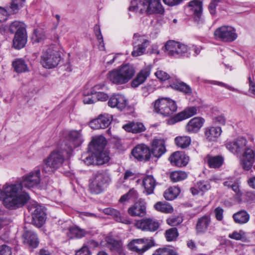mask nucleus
Wrapping results in <instances>:
<instances>
[{"label": "nucleus", "mask_w": 255, "mask_h": 255, "mask_svg": "<svg viewBox=\"0 0 255 255\" xmlns=\"http://www.w3.org/2000/svg\"><path fill=\"white\" fill-rule=\"evenodd\" d=\"M221 128L220 127H208L205 129V135L209 141H215L221 135Z\"/></svg>", "instance_id": "7c9ffc66"}, {"label": "nucleus", "mask_w": 255, "mask_h": 255, "mask_svg": "<svg viewBox=\"0 0 255 255\" xmlns=\"http://www.w3.org/2000/svg\"><path fill=\"white\" fill-rule=\"evenodd\" d=\"M211 223V218L209 215H204L199 218L196 225L197 234H202L206 233Z\"/></svg>", "instance_id": "a878e982"}, {"label": "nucleus", "mask_w": 255, "mask_h": 255, "mask_svg": "<svg viewBox=\"0 0 255 255\" xmlns=\"http://www.w3.org/2000/svg\"><path fill=\"white\" fill-rule=\"evenodd\" d=\"M7 12L2 7L0 6V21H5L7 19Z\"/></svg>", "instance_id": "338daca9"}, {"label": "nucleus", "mask_w": 255, "mask_h": 255, "mask_svg": "<svg viewBox=\"0 0 255 255\" xmlns=\"http://www.w3.org/2000/svg\"><path fill=\"white\" fill-rule=\"evenodd\" d=\"M75 255H91V253L88 247L84 246L77 251Z\"/></svg>", "instance_id": "680f3d73"}, {"label": "nucleus", "mask_w": 255, "mask_h": 255, "mask_svg": "<svg viewBox=\"0 0 255 255\" xmlns=\"http://www.w3.org/2000/svg\"><path fill=\"white\" fill-rule=\"evenodd\" d=\"M153 107L155 112L165 117L173 114L177 108L175 102L168 98H161L156 100Z\"/></svg>", "instance_id": "6e6552de"}, {"label": "nucleus", "mask_w": 255, "mask_h": 255, "mask_svg": "<svg viewBox=\"0 0 255 255\" xmlns=\"http://www.w3.org/2000/svg\"><path fill=\"white\" fill-rule=\"evenodd\" d=\"M25 0H12L10 8L14 12L16 11L23 6Z\"/></svg>", "instance_id": "8fccbe9b"}, {"label": "nucleus", "mask_w": 255, "mask_h": 255, "mask_svg": "<svg viewBox=\"0 0 255 255\" xmlns=\"http://www.w3.org/2000/svg\"><path fill=\"white\" fill-rule=\"evenodd\" d=\"M104 88L105 85L103 84L96 85L91 89V94L93 95L97 93L98 92H101L100 90L103 89Z\"/></svg>", "instance_id": "0e129e2a"}, {"label": "nucleus", "mask_w": 255, "mask_h": 255, "mask_svg": "<svg viewBox=\"0 0 255 255\" xmlns=\"http://www.w3.org/2000/svg\"><path fill=\"white\" fill-rule=\"evenodd\" d=\"M128 194L131 200H135L138 198V193L134 188L130 189Z\"/></svg>", "instance_id": "e2e57ef3"}, {"label": "nucleus", "mask_w": 255, "mask_h": 255, "mask_svg": "<svg viewBox=\"0 0 255 255\" xmlns=\"http://www.w3.org/2000/svg\"><path fill=\"white\" fill-rule=\"evenodd\" d=\"M94 31L96 36L99 42L100 46L104 47L103 37L101 33L100 25L96 24L94 27Z\"/></svg>", "instance_id": "de8ad7c7"}, {"label": "nucleus", "mask_w": 255, "mask_h": 255, "mask_svg": "<svg viewBox=\"0 0 255 255\" xmlns=\"http://www.w3.org/2000/svg\"><path fill=\"white\" fill-rule=\"evenodd\" d=\"M229 237L236 240H241L246 242L247 240L246 233L243 231L240 230L239 232L235 231L229 235Z\"/></svg>", "instance_id": "c03bdc74"}, {"label": "nucleus", "mask_w": 255, "mask_h": 255, "mask_svg": "<svg viewBox=\"0 0 255 255\" xmlns=\"http://www.w3.org/2000/svg\"><path fill=\"white\" fill-rule=\"evenodd\" d=\"M150 73V68L145 67L141 69L137 74L135 78L131 81L132 87L136 88L143 83Z\"/></svg>", "instance_id": "bb28decb"}, {"label": "nucleus", "mask_w": 255, "mask_h": 255, "mask_svg": "<svg viewBox=\"0 0 255 255\" xmlns=\"http://www.w3.org/2000/svg\"><path fill=\"white\" fill-rule=\"evenodd\" d=\"M197 114V108L195 107H190L180 112L170 119L168 123L170 124H173L176 122L191 117Z\"/></svg>", "instance_id": "393cba45"}, {"label": "nucleus", "mask_w": 255, "mask_h": 255, "mask_svg": "<svg viewBox=\"0 0 255 255\" xmlns=\"http://www.w3.org/2000/svg\"><path fill=\"white\" fill-rule=\"evenodd\" d=\"M10 185L8 186H5L3 187V190H2L0 189V200L3 199V204L4 206L7 209L12 210V209H15L16 208H19V207H14L12 208H8L7 206H6L5 203H4V200L8 196V195H7V193L6 192V188L8 187H9Z\"/></svg>", "instance_id": "603ef678"}, {"label": "nucleus", "mask_w": 255, "mask_h": 255, "mask_svg": "<svg viewBox=\"0 0 255 255\" xmlns=\"http://www.w3.org/2000/svg\"><path fill=\"white\" fill-rule=\"evenodd\" d=\"M93 95L96 97L97 100L100 101H106L109 98L108 94L103 92H98Z\"/></svg>", "instance_id": "bf43d9fd"}, {"label": "nucleus", "mask_w": 255, "mask_h": 255, "mask_svg": "<svg viewBox=\"0 0 255 255\" xmlns=\"http://www.w3.org/2000/svg\"><path fill=\"white\" fill-rule=\"evenodd\" d=\"M142 184L146 193L152 194L156 185L155 180L152 175H146L143 179Z\"/></svg>", "instance_id": "2f4dec72"}, {"label": "nucleus", "mask_w": 255, "mask_h": 255, "mask_svg": "<svg viewBox=\"0 0 255 255\" xmlns=\"http://www.w3.org/2000/svg\"><path fill=\"white\" fill-rule=\"evenodd\" d=\"M240 182L239 179H236L235 180V182L233 185V186L231 187L232 190L237 194H239L240 192Z\"/></svg>", "instance_id": "69168bd1"}, {"label": "nucleus", "mask_w": 255, "mask_h": 255, "mask_svg": "<svg viewBox=\"0 0 255 255\" xmlns=\"http://www.w3.org/2000/svg\"><path fill=\"white\" fill-rule=\"evenodd\" d=\"M23 242L32 248H36L39 241L36 234L31 231H26L23 234Z\"/></svg>", "instance_id": "c85d7f7f"}, {"label": "nucleus", "mask_w": 255, "mask_h": 255, "mask_svg": "<svg viewBox=\"0 0 255 255\" xmlns=\"http://www.w3.org/2000/svg\"><path fill=\"white\" fill-rule=\"evenodd\" d=\"M204 120L200 117H195L190 120L186 126V130L189 133L198 132L203 126Z\"/></svg>", "instance_id": "cd10ccee"}, {"label": "nucleus", "mask_w": 255, "mask_h": 255, "mask_svg": "<svg viewBox=\"0 0 255 255\" xmlns=\"http://www.w3.org/2000/svg\"><path fill=\"white\" fill-rule=\"evenodd\" d=\"M215 217L217 220L221 221L223 219L224 210L220 207H217L214 211Z\"/></svg>", "instance_id": "5fc2aeb1"}, {"label": "nucleus", "mask_w": 255, "mask_h": 255, "mask_svg": "<svg viewBox=\"0 0 255 255\" xmlns=\"http://www.w3.org/2000/svg\"><path fill=\"white\" fill-rule=\"evenodd\" d=\"M165 52L169 56L179 57H189L190 53L187 46L180 42L173 40L167 41L165 45Z\"/></svg>", "instance_id": "1a4fd4ad"}, {"label": "nucleus", "mask_w": 255, "mask_h": 255, "mask_svg": "<svg viewBox=\"0 0 255 255\" xmlns=\"http://www.w3.org/2000/svg\"><path fill=\"white\" fill-rule=\"evenodd\" d=\"M248 80L250 86L249 91L255 95V83L252 80L250 77H249Z\"/></svg>", "instance_id": "774afa93"}, {"label": "nucleus", "mask_w": 255, "mask_h": 255, "mask_svg": "<svg viewBox=\"0 0 255 255\" xmlns=\"http://www.w3.org/2000/svg\"><path fill=\"white\" fill-rule=\"evenodd\" d=\"M9 31L15 33L13 40V47L16 49H21L26 44L27 40L25 24L20 21H15L9 27Z\"/></svg>", "instance_id": "39448f33"}, {"label": "nucleus", "mask_w": 255, "mask_h": 255, "mask_svg": "<svg viewBox=\"0 0 255 255\" xmlns=\"http://www.w3.org/2000/svg\"><path fill=\"white\" fill-rule=\"evenodd\" d=\"M82 141V135L79 132L76 130L70 131L60 149L54 150L43 160L41 165L42 171L48 174L54 173L63 164L65 153L69 156L73 149L80 145Z\"/></svg>", "instance_id": "f257e3e1"}, {"label": "nucleus", "mask_w": 255, "mask_h": 255, "mask_svg": "<svg viewBox=\"0 0 255 255\" xmlns=\"http://www.w3.org/2000/svg\"><path fill=\"white\" fill-rule=\"evenodd\" d=\"M202 2L199 0H193L189 1L187 7L191 14L194 16L195 21H198L200 20L202 14Z\"/></svg>", "instance_id": "412c9836"}, {"label": "nucleus", "mask_w": 255, "mask_h": 255, "mask_svg": "<svg viewBox=\"0 0 255 255\" xmlns=\"http://www.w3.org/2000/svg\"><path fill=\"white\" fill-rule=\"evenodd\" d=\"M40 182V170L37 168L24 176L20 183L10 185L6 188V192L8 195L4 200L6 206L12 208L23 206L30 197L27 193L23 191V187L32 188L38 185Z\"/></svg>", "instance_id": "f03ea898"}, {"label": "nucleus", "mask_w": 255, "mask_h": 255, "mask_svg": "<svg viewBox=\"0 0 255 255\" xmlns=\"http://www.w3.org/2000/svg\"><path fill=\"white\" fill-rule=\"evenodd\" d=\"M183 220L179 216H172L167 219V223L171 226H176L182 223Z\"/></svg>", "instance_id": "09e8293b"}, {"label": "nucleus", "mask_w": 255, "mask_h": 255, "mask_svg": "<svg viewBox=\"0 0 255 255\" xmlns=\"http://www.w3.org/2000/svg\"><path fill=\"white\" fill-rule=\"evenodd\" d=\"M151 154L155 157H161L166 151L165 142L162 139H154L152 142Z\"/></svg>", "instance_id": "5701e85b"}, {"label": "nucleus", "mask_w": 255, "mask_h": 255, "mask_svg": "<svg viewBox=\"0 0 255 255\" xmlns=\"http://www.w3.org/2000/svg\"><path fill=\"white\" fill-rule=\"evenodd\" d=\"M170 87L174 90L182 92L185 94L190 95L192 89L189 86L184 82H176L170 85Z\"/></svg>", "instance_id": "f704fd0d"}, {"label": "nucleus", "mask_w": 255, "mask_h": 255, "mask_svg": "<svg viewBox=\"0 0 255 255\" xmlns=\"http://www.w3.org/2000/svg\"><path fill=\"white\" fill-rule=\"evenodd\" d=\"M255 160V149L250 145L245 148L241 164L243 168L246 170H249L253 166Z\"/></svg>", "instance_id": "dca6fc26"}, {"label": "nucleus", "mask_w": 255, "mask_h": 255, "mask_svg": "<svg viewBox=\"0 0 255 255\" xmlns=\"http://www.w3.org/2000/svg\"><path fill=\"white\" fill-rule=\"evenodd\" d=\"M0 255H12L11 248L5 244L0 246Z\"/></svg>", "instance_id": "864d4df0"}, {"label": "nucleus", "mask_w": 255, "mask_h": 255, "mask_svg": "<svg viewBox=\"0 0 255 255\" xmlns=\"http://www.w3.org/2000/svg\"><path fill=\"white\" fill-rule=\"evenodd\" d=\"M103 212L105 214L112 216L115 219L120 215V212L118 210L112 208H107L104 209L103 210Z\"/></svg>", "instance_id": "6e6d98bb"}, {"label": "nucleus", "mask_w": 255, "mask_h": 255, "mask_svg": "<svg viewBox=\"0 0 255 255\" xmlns=\"http://www.w3.org/2000/svg\"><path fill=\"white\" fill-rule=\"evenodd\" d=\"M112 121V116L108 114L100 115L98 118L90 123V127L95 129H105L109 127Z\"/></svg>", "instance_id": "f3484780"}, {"label": "nucleus", "mask_w": 255, "mask_h": 255, "mask_svg": "<svg viewBox=\"0 0 255 255\" xmlns=\"http://www.w3.org/2000/svg\"><path fill=\"white\" fill-rule=\"evenodd\" d=\"M152 246V243L148 242V240L147 239L134 240L128 245V247L130 250L135 252L138 255L142 254Z\"/></svg>", "instance_id": "ddd939ff"}, {"label": "nucleus", "mask_w": 255, "mask_h": 255, "mask_svg": "<svg viewBox=\"0 0 255 255\" xmlns=\"http://www.w3.org/2000/svg\"><path fill=\"white\" fill-rule=\"evenodd\" d=\"M176 145L181 148H185L191 143V138L188 136H178L175 138Z\"/></svg>", "instance_id": "ea45409f"}, {"label": "nucleus", "mask_w": 255, "mask_h": 255, "mask_svg": "<svg viewBox=\"0 0 255 255\" xmlns=\"http://www.w3.org/2000/svg\"><path fill=\"white\" fill-rule=\"evenodd\" d=\"M28 210L32 215L33 224L38 227H41L46 219V215L41 206L37 202H33L28 206Z\"/></svg>", "instance_id": "f8f14e48"}, {"label": "nucleus", "mask_w": 255, "mask_h": 255, "mask_svg": "<svg viewBox=\"0 0 255 255\" xmlns=\"http://www.w3.org/2000/svg\"><path fill=\"white\" fill-rule=\"evenodd\" d=\"M180 190L177 187H171L166 190L164 193V198L168 200L174 199L180 193Z\"/></svg>", "instance_id": "e433bc0d"}, {"label": "nucleus", "mask_w": 255, "mask_h": 255, "mask_svg": "<svg viewBox=\"0 0 255 255\" xmlns=\"http://www.w3.org/2000/svg\"><path fill=\"white\" fill-rule=\"evenodd\" d=\"M107 144V140L103 136H96L93 138L89 145V150L93 154L102 151Z\"/></svg>", "instance_id": "4be33fe9"}, {"label": "nucleus", "mask_w": 255, "mask_h": 255, "mask_svg": "<svg viewBox=\"0 0 255 255\" xmlns=\"http://www.w3.org/2000/svg\"><path fill=\"white\" fill-rule=\"evenodd\" d=\"M152 255H177V254L172 249L168 247L159 248Z\"/></svg>", "instance_id": "a18cd8bd"}, {"label": "nucleus", "mask_w": 255, "mask_h": 255, "mask_svg": "<svg viewBox=\"0 0 255 255\" xmlns=\"http://www.w3.org/2000/svg\"><path fill=\"white\" fill-rule=\"evenodd\" d=\"M111 181L109 173L106 171H98L93 174V180L89 185L91 192L98 194L101 193L106 186Z\"/></svg>", "instance_id": "423d86ee"}, {"label": "nucleus", "mask_w": 255, "mask_h": 255, "mask_svg": "<svg viewBox=\"0 0 255 255\" xmlns=\"http://www.w3.org/2000/svg\"><path fill=\"white\" fill-rule=\"evenodd\" d=\"M187 174L185 171L177 170L172 172L170 175V178L173 182H179L185 179Z\"/></svg>", "instance_id": "4c0bfd02"}, {"label": "nucleus", "mask_w": 255, "mask_h": 255, "mask_svg": "<svg viewBox=\"0 0 255 255\" xmlns=\"http://www.w3.org/2000/svg\"><path fill=\"white\" fill-rule=\"evenodd\" d=\"M123 128L128 132L140 133L145 130V127L141 123L130 122L123 125Z\"/></svg>", "instance_id": "c756f323"}, {"label": "nucleus", "mask_w": 255, "mask_h": 255, "mask_svg": "<svg viewBox=\"0 0 255 255\" xmlns=\"http://www.w3.org/2000/svg\"><path fill=\"white\" fill-rule=\"evenodd\" d=\"M12 66L14 70L17 73H22L28 70L26 64L24 60L22 59H17L12 62Z\"/></svg>", "instance_id": "c9c22d12"}, {"label": "nucleus", "mask_w": 255, "mask_h": 255, "mask_svg": "<svg viewBox=\"0 0 255 255\" xmlns=\"http://www.w3.org/2000/svg\"><path fill=\"white\" fill-rule=\"evenodd\" d=\"M154 208L157 211L165 213H170L173 211V209L171 206L161 202L156 203L154 205Z\"/></svg>", "instance_id": "a19ab883"}, {"label": "nucleus", "mask_w": 255, "mask_h": 255, "mask_svg": "<svg viewBox=\"0 0 255 255\" xmlns=\"http://www.w3.org/2000/svg\"><path fill=\"white\" fill-rule=\"evenodd\" d=\"M165 235L167 241H173L178 236L177 229L176 228L169 229L166 231Z\"/></svg>", "instance_id": "49530a36"}, {"label": "nucleus", "mask_w": 255, "mask_h": 255, "mask_svg": "<svg viewBox=\"0 0 255 255\" xmlns=\"http://www.w3.org/2000/svg\"><path fill=\"white\" fill-rule=\"evenodd\" d=\"M108 105L112 108H117L122 110L128 105V101L124 95L115 94L110 98Z\"/></svg>", "instance_id": "b1692460"}, {"label": "nucleus", "mask_w": 255, "mask_h": 255, "mask_svg": "<svg viewBox=\"0 0 255 255\" xmlns=\"http://www.w3.org/2000/svg\"><path fill=\"white\" fill-rule=\"evenodd\" d=\"M45 38V31L43 29L39 28L34 30L32 39L34 42H41Z\"/></svg>", "instance_id": "79ce46f5"}, {"label": "nucleus", "mask_w": 255, "mask_h": 255, "mask_svg": "<svg viewBox=\"0 0 255 255\" xmlns=\"http://www.w3.org/2000/svg\"><path fill=\"white\" fill-rule=\"evenodd\" d=\"M41 57L43 67L48 69L56 67L61 59L60 53L54 45L44 50Z\"/></svg>", "instance_id": "0eeeda50"}, {"label": "nucleus", "mask_w": 255, "mask_h": 255, "mask_svg": "<svg viewBox=\"0 0 255 255\" xmlns=\"http://www.w3.org/2000/svg\"><path fill=\"white\" fill-rule=\"evenodd\" d=\"M131 3L132 5L129 7L130 11L138 10L148 14H163L164 13V9L161 4L160 0H132Z\"/></svg>", "instance_id": "20e7f679"}, {"label": "nucleus", "mask_w": 255, "mask_h": 255, "mask_svg": "<svg viewBox=\"0 0 255 255\" xmlns=\"http://www.w3.org/2000/svg\"><path fill=\"white\" fill-rule=\"evenodd\" d=\"M172 165L178 167L185 166L189 161V157L180 151L173 152L168 158Z\"/></svg>", "instance_id": "aec40b11"}, {"label": "nucleus", "mask_w": 255, "mask_h": 255, "mask_svg": "<svg viewBox=\"0 0 255 255\" xmlns=\"http://www.w3.org/2000/svg\"><path fill=\"white\" fill-rule=\"evenodd\" d=\"M146 213V203L141 199H139L128 209V213L133 217H143Z\"/></svg>", "instance_id": "6ab92c4d"}, {"label": "nucleus", "mask_w": 255, "mask_h": 255, "mask_svg": "<svg viewBox=\"0 0 255 255\" xmlns=\"http://www.w3.org/2000/svg\"><path fill=\"white\" fill-rule=\"evenodd\" d=\"M132 155L139 160H148L151 156L149 148L144 144H138L132 150Z\"/></svg>", "instance_id": "a211bd4d"}, {"label": "nucleus", "mask_w": 255, "mask_h": 255, "mask_svg": "<svg viewBox=\"0 0 255 255\" xmlns=\"http://www.w3.org/2000/svg\"><path fill=\"white\" fill-rule=\"evenodd\" d=\"M215 39L223 42H231L238 37L236 29L230 26L223 25L217 28L214 32Z\"/></svg>", "instance_id": "9d476101"}, {"label": "nucleus", "mask_w": 255, "mask_h": 255, "mask_svg": "<svg viewBox=\"0 0 255 255\" xmlns=\"http://www.w3.org/2000/svg\"><path fill=\"white\" fill-rule=\"evenodd\" d=\"M155 75L161 81H165L169 78V75L165 72L159 70L155 73Z\"/></svg>", "instance_id": "4d7b16f0"}, {"label": "nucleus", "mask_w": 255, "mask_h": 255, "mask_svg": "<svg viewBox=\"0 0 255 255\" xmlns=\"http://www.w3.org/2000/svg\"><path fill=\"white\" fill-rule=\"evenodd\" d=\"M86 235V232L77 227H71L69 230L68 236L70 238H81Z\"/></svg>", "instance_id": "58836bf2"}, {"label": "nucleus", "mask_w": 255, "mask_h": 255, "mask_svg": "<svg viewBox=\"0 0 255 255\" xmlns=\"http://www.w3.org/2000/svg\"><path fill=\"white\" fill-rule=\"evenodd\" d=\"M133 51L131 55L137 57L143 55L146 48L149 45L150 41L144 35L135 33L133 37Z\"/></svg>", "instance_id": "9b49d317"}, {"label": "nucleus", "mask_w": 255, "mask_h": 255, "mask_svg": "<svg viewBox=\"0 0 255 255\" xmlns=\"http://www.w3.org/2000/svg\"><path fill=\"white\" fill-rule=\"evenodd\" d=\"M96 158V155L94 156L89 153L86 154L82 156V161L87 165H90L94 163V159Z\"/></svg>", "instance_id": "3c124183"}, {"label": "nucleus", "mask_w": 255, "mask_h": 255, "mask_svg": "<svg viewBox=\"0 0 255 255\" xmlns=\"http://www.w3.org/2000/svg\"><path fill=\"white\" fill-rule=\"evenodd\" d=\"M135 73V70L133 66L127 64L110 71L108 78L114 84L123 85L131 80Z\"/></svg>", "instance_id": "7ed1b4c3"}, {"label": "nucleus", "mask_w": 255, "mask_h": 255, "mask_svg": "<svg viewBox=\"0 0 255 255\" xmlns=\"http://www.w3.org/2000/svg\"><path fill=\"white\" fill-rule=\"evenodd\" d=\"M233 217L235 222L239 224L247 223L250 219L249 215L245 211H241L234 214Z\"/></svg>", "instance_id": "72a5a7b5"}, {"label": "nucleus", "mask_w": 255, "mask_h": 255, "mask_svg": "<svg viewBox=\"0 0 255 255\" xmlns=\"http://www.w3.org/2000/svg\"><path fill=\"white\" fill-rule=\"evenodd\" d=\"M95 154L97 163L99 165L107 163L110 160V157L107 153L100 151L97 152Z\"/></svg>", "instance_id": "37998d69"}, {"label": "nucleus", "mask_w": 255, "mask_h": 255, "mask_svg": "<svg viewBox=\"0 0 255 255\" xmlns=\"http://www.w3.org/2000/svg\"><path fill=\"white\" fill-rule=\"evenodd\" d=\"M199 189L202 191H207L211 188L210 184L207 181H200L198 183Z\"/></svg>", "instance_id": "13d9d810"}, {"label": "nucleus", "mask_w": 255, "mask_h": 255, "mask_svg": "<svg viewBox=\"0 0 255 255\" xmlns=\"http://www.w3.org/2000/svg\"><path fill=\"white\" fill-rule=\"evenodd\" d=\"M248 146L247 140L243 137L238 138L226 144L227 148L235 154L241 153Z\"/></svg>", "instance_id": "2eb2a0df"}, {"label": "nucleus", "mask_w": 255, "mask_h": 255, "mask_svg": "<svg viewBox=\"0 0 255 255\" xmlns=\"http://www.w3.org/2000/svg\"><path fill=\"white\" fill-rule=\"evenodd\" d=\"M135 178V174L130 170H128L124 173V180H132Z\"/></svg>", "instance_id": "052dcab7"}, {"label": "nucleus", "mask_w": 255, "mask_h": 255, "mask_svg": "<svg viewBox=\"0 0 255 255\" xmlns=\"http://www.w3.org/2000/svg\"><path fill=\"white\" fill-rule=\"evenodd\" d=\"M159 223L152 218H145L138 220L135 223L137 228L143 231L155 232L159 228Z\"/></svg>", "instance_id": "4468645a"}, {"label": "nucleus", "mask_w": 255, "mask_h": 255, "mask_svg": "<svg viewBox=\"0 0 255 255\" xmlns=\"http://www.w3.org/2000/svg\"><path fill=\"white\" fill-rule=\"evenodd\" d=\"M206 160L210 168H219L223 163L224 158L222 156H211L208 155Z\"/></svg>", "instance_id": "473e14b6"}]
</instances>
